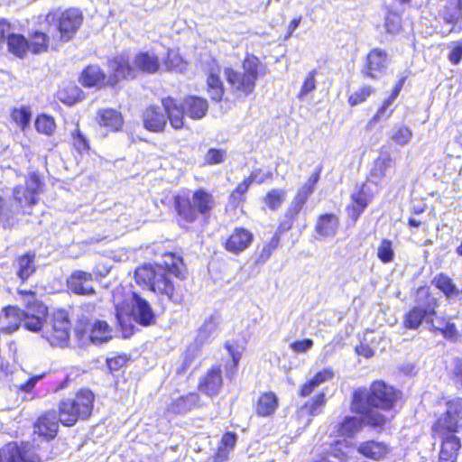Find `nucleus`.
I'll return each instance as SVG.
<instances>
[{"label":"nucleus","instance_id":"f257e3e1","mask_svg":"<svg viewBox=\"0 0 462 462\" xmlns=\"http://www.w3.org/2000/svg\"><path fill=\"white\" fill-rule=\"evenodd\" d=\"M162 256V263H146L138 265L134 270V282L161 300L182 304L188 292L183 283L188 274L183 257L173 252H164Z\"/></svg>","mask_w":462,"mask_h":462},{"label":"nucleus","instance_id":"f03ea898","mask_svg":"<svg viewBox=\"0 0 462 462\" xmlns=\"http://www.w3.org/2000/svg\"><path fill=\"white\" fill-rule=\"evenodd\" d=\"M95 393L88 387H81L70 396L60 399L57 410L42 411L32 424L33 434L39 439L51 441L59 434L60 425L72 428L79 422L87 421L94 412Z\"/></svg>","mask_w":462,"mask_h":462},{"label":"nucleus","instance_id":"7ed1b4c3","mask_svg":"<svg viewBox=\"0 0 462 462\" xmlns=\"http://www.w3.org/2000/svg\"><path fill=\"white\" fill-rule=\"evenodd\" d=\"M398 398V392L393 386L375 380L369 390L358 388L353 392L350 410L362 416L366 426L383 430L389 420L378 410L387 411L393 409Z\"/></svg>","mask_w":462,"mask_h":462},{"label":"nucleus","instance_id":"20e7f679","mask_svg":"<svg viewBox=\"0 0 462 462\" xmlns=\"http://www.w3.org/2000/svg\"><path fill=\"white\" fill-rule=\"evenodd\" d=\"M445 411L430 426L431 437L439 441L438 462H457L462 448L458 433L462 431V397L448 400Z\"/></svg>","mask_w":462,"mask_h":462},{"label":"nucleus","instance_id":"39448f33","mask_svg":"<svg viewBox=\"0 0 462 462\" xmlns=\"http://www.w3.org/2000/svg\"><path fill=\"white\" fill-rule=\"evenodd\" d=\"M217 206L213 193L204 188L183 189L172 196V213L177 225L189 229L199 222H208Z\"/></svg>","mask_w":462,"mask_h":462},{"label":"nucleus","instance_id":"423d86ee","mask_svg":"<svg viewBox=\"0 0 462 462\" xmlns=\"http://www.w3.org/2000/svg\"><path fill=\"white\" fill-rule=\"evenodd\" d=\"M241 69L238 71L233 67H226L224 76L230 91L237 97L245 98L254 93L258 79L267 74L268 69L254 53H245Z\"/></svg>","mask_w":462,"mask_h":462},{"label":"nucleus","instance_id":"0eeeda50","mask_svg":"<svg viewBox=\"0 0 462 462\" xmlns=\"http://www.w3.org/2000/svg\"><path fill=\"white\" fill-rule=\"evenodd\" d=\"M161 105L168 114L171 127L176 131L187 128L186 116L194 121L201 120L209 108L208 99L198 95H187L181 101L167 96L161 99Z\"/></svg>","mask_w":462,"mask_h":462},{"label":"nucleus","instance_id":"6e6552de","mask_svg":"<svg viewBox=\"0 0 462 462\" xmlns=\"http://www.w3.org/2000/svg\"><path fill=\"white\" fill-rule=\"evenodd\" d=\"M44 22L54 28L53 41L65 43L72 41L84 23V14L79 7L52 8L44 15Z\"/></svg>","mask_w":462,"mask_h":462},{"label":"nucleus","instance_id":"1a4fd4ad","mask_svg":"<svg viewBox=\"0 0 462 462\" xmlns=\"http://www.w3.org/2000/svg\"><path fill=\"white\" fill-rule=\"evenodd\" d=\"M44 190V183L42 176L37 171L29 172L24 180V184L16 185L12 189L14 208L17 209V218L24 215V208H32L39 202V196Z\"/></svg>","mask_w":462,"mask_h":462},{"label":"nucleus","instance_id":"9d476101","mask_svg":"<svg viewBox=\"0 0 462 462\" xmlns=\"http://www.w3.org/2000/svg\"><path fill=\"white\" fill-rule=\"evenodd\" d=\"M112 327L102 319H81L77 323L75 337L81 344L101 345L112 339Z\"/></svg>","mask_w":462,"mask_h":462},{"label":"nucleus","instance_id":"9b49d317","mask_svg":"<svg viewBox=\"0 0 462 462\" xmlns=\"http://www.w3.org/2000/svg\"><path fill=\"white\" fill-rule=\"evenodd\" d=\"M71 324L67 311L57 310L52 312L45 325L42 337L53 346L64 347L69 345Z\"/></svg>","mask_w":462,"mask_h":462},{"label":"nucleus","instance_id":"f8f14e48","mask_svg":"<svg viewBox=\"0 0 462 462\" xmlns=\"http://www.w3.org/2000/svg\"><path fill=\"white\" fill-rule=\"evenodd\" d=\"M435 20L441 25L448 26L442 34L458 33L462 31V0H442L438 5Z\"/></svg>","mask_w":462,"mask_h":462},{"label":"nucleus","instance_id":"ddd939ff","mask_svg":"<svg viewBox=\"0 0 462 462\" xmlns=\"http://www.w3.org/2000/svg\"><path fill=\"white\" fill-rule=\"evenodd\" d=\"M6 45L7 51L13 56L18 59H24L29 51L28 39L22 33L13 32L11 23L5 19H0V50Z\"/></svg>","mask_w":462,"mask_h":462},{"label":"nucleus","instance_id":"4468645a","mask_svg":"<svg viewBox=\"0 0 462 462\" xmlns=\"http://www.w3.org/2000/svg\"><path fill=\"white\" fill-rule=\"evenodd\" d=\"M262 172V169H255L250 172L248 176L244 178L238 182L236 187L229 192L227 197V204L233 209L243 208L244 204L247 201V193L254 183L263 184L268 180L273 178L272 171H267L259 179H256L259 173Z\"/></svg>","mask_w":462,"mask_h":462},{"label":"nucleus","instance_id":"2eb2a0df","mask_svg":"<svg viewBox=\"0 0 462 462\" xmlns=\"http://www.w3.org/2000/svg\"><path fill=\"white\" fill-rule=\"evenodd\" d=\"M224 386V375L220 364L210 365L199 377L197 390L199 393L213 399L217 396Z\"/></svg>","mask_w":462,"mask_h":462},{"label":"nucleus","instance_id":"dca6fc26","mask_svg":"<svg viewBox=\"0 0 462 462\" xmlns=\"http://www.w3.org/2000/svg\"><path fill=\"white\" fill-rule=\"evenodd\" d=\"M373 199L374 194L368 189L366 182L356 185L350 194V203L346 207L347 217L353 224L356 223Z\"/></svg>","mask_w":462,"mask_h":462},{"label":"nucleus","instance_id":"f3484780","mask_svg":"<svg viewBox=\"0 0 462 462\" xmlns=\"http://www.w3.org/2000/svg\"><path fill=\"white\" fill-rule=\"evenodd\" d=\"M437 307L438 300L434 298H430L423 306L411 307L403 316L402 327L406 329H418L423 320L429 324V320L437 313Z\"/></svg>","mask_w":462,"mask_h":462},{"label":"nucleus","instance_id":"a211bd4d","mask_svg":"<svg viewBox=\"0 0 462 462\" xmlns=\"http://www.w3.org/2000/svg\"><path fill=\"white\" fill-rule=\"evenodd\" d=\"M254 240V233L242 226H235L222 242L223 248L232 254L238 255L247 250Z\"/></svg>","mask_w":462,"mask_h":462},{"label":"nucleus","instance_id":"6ab92c4d","mask_svg":"<svg viewBox=\"0 0 462 462\" xmlns=\"http://www.w3.org/2000/svg\"><path fill=\"white\" fill-rule=\"evenodd\" d=\"M388 65V54L385 50L374 48L370 50L365 59L362 74L365 78L378 79L385 73Z\"/></svg>","mask_w":462,"mask_h":462},{"label":"nucleus","instance_id":"aec40b11","mask_svg":"<svg viewBox=\"0 0 462 462\" xmlns=\"http://www.w3.org/2000/svg\"><path fill=\"white\" fill-rule=\"evenodd\" d=\"M25 315L23 327L32 332L40 331L43 326L48 315V308L39 300H28L24 302Z\"/></svg>","mask_w":462,"mask_h":462},{"label":"nucleus","instance_id":"412c9836","mask_svg":"<svg viewBox=\"0 0 462 462\" xmlns=\"http://www.w3.org/2000/svg\"><path fill=\"white\" fill-rule=\"evenodd\" d=\"M143 126L151 133H163L169 121L168 114L164 109L155 104H151L145 107L142 116Z\"/></svg>","mask_w":462,"mask_h":462},{"label":"nucleus","instance_id":"4be33fe9","mask_svg":"<svg viewBox=\"0 0 462 462\" xmlns=\"http://www.w3.org/2000/svg\"><path fill=\"white\" fill-rule=\"evenodd\" d=\"M111 62L114 67L109 75H106L108 88H116L120 82L135 79V70L128 57H115Z\"/></svg>","mask_w":462,"mask_h":462},{"label":"nucleus","instance_id":"5701e85b","mask_svg":"<svg viewBox=\"0 0 462 462\" xmlns=\"http://www.w3.org/2000/svg\"><path fill=\"white\" fill-rule=\"evenodd\" d=\"M2 462H41L38 456L30 454L27 446L16 441H10L0 448Z\"/></svg>","mask_w":462,"mask_h":462},{"label":"nucleus","instance_id":"b1692460","mask_svg":"<svg viewBox=\"0 0 462 462\" xmlns=\"http://www.w3.org/2000/svg\"><path fill=\"white\" fill-rule=\"evenodd\" d=\"M356 451L364 458L374 462H380L388 458L392 448L384 441L366 439L358 443Z\"/></svg>","mask_w":462,"mask_h":462},{"label":"nucleus","instance_id":"393cba45","mask_svg":"<svg viewBox=\"0 0 462 462\" xmlns=\"http://www.w3.org/2000/svg\"><path fill=\"white\" fill-rule=\"evenodd\" d=\"M79 82L85 88L103 89L108 88L106 73L98 64H88L79 74Z\"/></svg>","mask_w":462,"mask_h":462},{"label":"nucleus","instance_id":"a878e982","mask_svg":"<svg viewBox=\"0 0 462 462\" xmlns=\"http://www.w3.org/2000/svg\"><path fill=\"white\" fill-rule=\"evenodd\" d=\"M94 274L82 270L73 271L67 279L68 289L77 295H94L96 290L92 284Z\"/></svg>","mask_w":462,"mask_h":462},{"label":"nucleus","instance_id":"bb28decb","mask_svg":"<svg viewBox=\"0 0 462 462\" xmlns=\"http://www.w3.org/2000/svg\"><path fill=\"white\" fill-rule=\"evenodd\" d=\"M95 121L106 133L121 132L125 123L122 113L112 107L99 108L96 113Z\"/></svg>","mask_w":462,"mask_h":462},{"label":"nucleus","instance_id":"cd10ccee","mask_svg":"<svg viewBox=\"0 0 462 462\" xmlns=\"http://www.w3.org/2000/svg\"><path fill=\"white\" fill-rule=\"evenodd\" d=\"M202 406L204 403L200 393L193 391L172 400L169 404V411L173 414H181Z\"/></svg>","mask_w":462,"mask_h":462},{"label":"nucleus","instance_id":"c85d7f7f","mask_svg":"<svg viewBox=\"0 0 462 462\" xmlns=\"http://www.w3.org/2000/svg\"><path fill=\"white\" fill-rule=\"evenodd\" d=\"M162 66L160 57L150 51H139L134 58V68L143 74L152 75L160 71Z\"/></svg>","mask_w":462,"mask_h":462},{"label":"nucleus","instance_id":"c756f323","mask_svg":"<svg viewBox=\"0 0 462 462\" xmlns=\"http://www.w3.org/2000/svg\"><path fill=\"white\" fill-rule=\"evenodd\" d=\"M321 171L322 165H319L311 173L308 180L299 188L295 194V198L291 205L292 207L299 210L302 209L309 198L314 192L315 187L320 179Z\"/></svg>","mask_w":462,"mask_h":462},{"label":"nucleus","instance_id":"7c9ffc66","mask_svg":"<svg viewBox=\"0 0 462 462\" xmlns=\"http://www.w3.org/2000/svg\"><path fill=\"white\" fill-rule=\"evenodd\" d=\"M279 408V398L272 391L262 393L254 403V413L258 417L266 418L274 415Z\"/></svg>","mask_w":462,"mask_h":462},{"label":"nucleus","instance_id":"2f4dec72","mask_svg":"<svg viewBox=\"0 0 462 462\" xmlns=\"http://www.w3.org/2000/svg\"><path fill=\"white\" fill-rule=\"evenodd\" d=\"M339 228V217L332 212L320 214L316 220L314 230L320 238L335 236Z\"/></svg>","mask_w":462,"mask_h":462},{"label":"nucleus","instance_id":"473e14b6","mask_svg":"<svg viewBox=\"0 0 462 462\" xmlns=\"http://www.w3.org/2000/svg\"><path fill=\"white\" fill-rule=\"evenodd\" d=\"M55 97L63 105L71 106L85 98L84 91L74 82L64 83L59 87Z\"/></svg>","mask_w":462,"mask_h":462},{"label":"nucleus","instance_id":"72a5a7b5","mask_svg":"<svg viewBox=\"0 0 462 462\" xmlns=\"http://www.w3.org/2000/svg\"><path fill=\"white\" fill-rule=\"evenodd\" d=\"M36 254L34 252H26L14 259L16 274L20 281L24 283L36 271Z\"/></svg>","mask_w":462,"mask_h":462},{"label":"nucleus","instance_id":"f704fd0d","mask_svg":"<svg viewBox=\"0 0 462 462\" xmlns=\"http://www.w3.org/2000/svg\"><path fill=\"white\" fill-rule=\"evenodd\" d=\"M365 420L356 416H346L342 420L335 425L334 433L337 438H354L363 428Z\"/></svg>","mask_w":462,"mask_h":462},{"label":"nucleus","instance_id":"c9c22d12","mask_svg":"<svg viewBox=\"0 0 462 462\" xmlns=\"http://www.w3.org/2000/svg\"><path fill=\"white\" fill-rule=\"evenodd\" d=\"M28 45L32 54L39 55L48 52L52 46L53 35L50 36L46 32L42 30H32L29 33Z\"/></svg>","mask_w":462,"mask_h":462},{"label":"nucleus","instance_id":"e433bc0d","mask_svg":"<svg viewBox=\"0 0 462 462\" xmlns=\"http://www.w3.org/2000/svg\"><path fill=\"white\" fill-rule=\"evenodd\" d=\"M237 434L234 431H226L217 445V450L212 456L213 462H226L230 453L235 449L237 443Z\"/></svg>","mask_w":462,"mask_h":462},{"label":"nucleus","instance_id":"4c0bfd02","mask_svg":"<svg viewBox=\"0 0 462 462\" xmlns=\"http://www.w3.org/2000/svg\"><path fill=\"white\" fill-rule=\"evenodd\" d=\"M135 320L142 326H150L155 321V315L150 303L137 293H133Z\"/></svg>","mask_w":462,"mask_h":462},{"label":"nucleus","instance_id":"58836bf2","mask_svg":"<svg viewBox=\"0 0 462 462\" xmlns=\"http://www.w3.org/2000/svg\"><path fill=\"white\" fill-rule=\"evenodd\" d=\"M430 331L433 333H439L443 337L448 340L457 339L458 337V330L456 324L451 320V318L441 316L437 319L435 324L433 317L429 320Z\"/></svg>","mask_w":462,"mask_h":462},{"label":"nucleus","instance_id":"ea45409f","mask_svg":"<svg viewBox=\"0 0 462 462\" xmlns=\"http://www.w3.org/2000/svg\"><path fill=\"white\" fill-rule=\"evenodd\" d=\"M219 69L208 73L206 79L207 92L209 98L214 103H220L223 101L226 88L219 75Z\"/></svg>","mask_w":462,"mask_h":462},{"label":"nucleus","instance_id":"a19ab883","mask_svg":"<svg viewBox=\"0 0 462 462\" xmlns=\"http://www.w3.org/2000/svg\"><path fill=\"white\" fill-rule=\"evenodd\" d=\"M3 314L7 324L2 328V331L11 334L20 328L23 319H24L25 310L14 305H8L3 308Z\"/></svg>","mask_w":462,"mask_h":462},{"label":"nucleus","instance_id":"79ce46f5","mask_svg":"<svg viewBox=\"0 0 462 462\" xmlns=\"http://www.w3.org/2000/svg\"><path fill=\"white\" fill-rule=\"evenodd\" d=\"M394 165V159L387 151H381L380 154L374 160L370 176L380 180L386 176L387 171Z\"/></svg>","mask_w":462,"mask_h":462},{"label":"nucleus","instance_id":"37998d69","mask_svg":"<svg viewBox=\"0 0 462 462\" xmlns=\"http://www.w3.org/2000/svg\"><path fill=\"white\" fill-rule=\"evenodd\" d=\"M352 448V442L344 439H337L329 445L328 452L336 462H350L352 458L350 450Z\"/></svg>","mask_w":462,"mask_h":462},{"label":"nucleus","instance_id":"c03bdc74","mask_svg":"<svg viewBox=\"0 0 462 462\" xmlns=\"http://www.w3.org/2000/svg\"><path fill=\"white\" fill-rule=\"evenodd\" d=\"M17 222V209L14 208L13 204L0 194V224L3 228L11 227Z\"/></svg>","mask_w":462,"mask_h":462},{"label":"nucleus","instance_id":"a18cd8bd","mask_svg":"<svg viewBox=\"0 0 462 462\" xmlns=\"http://www.w3.org/2000/svg\"><path fill=\"white\" fill-rule=\"evenodd\" d=\"M431 282L447 298H454L459 294V291L453 280L444 273L437 274Z\"/></svg>","mask_w":462,"mask_h":462},{"label":"nucleus","instance_id":"49530a36","mask_svg":"<svg viewBox=\"0 0 462 462\" xmlns=\"http://www.w3.org/2000/svg\"><path fill=\"white\" fill-rule=\"evenodd\" d=\"M281 241L272 236V237L257 246L255 252L254 263L255 264L265 263L280 246Z\"/></svg>","mask_w":462,"mask_h":462},{"label":"nucleus","instance_id":"de8ad7c7","mask_svg":"<svg viewBox=\"0 0 462 462\" xmlns=\"http://www.w3.org/2000/svg\"><path fill=\"white\" fill-rule=\"evenodd\" d=\"M32 115L31 107L28 106L13 107L10 110L11 121L22 131H25L29 127Z\"/></svg>","mask_w":462,"mask_h":462},{"label":"nucleus","instance_id":"09e8293b","mask_svg":"<svg viewBox=\"0 0 462 462\" xmlns=\"http://www.w3.org/2000/svg\"><path fill=\"white\" fill-rule=\"evenodd\" d=\"M34 127L38 134L51 136L56 131L57 124L52 116L41 113L35 117Z\"/></svg>","mask_w":462,"mask_h":462},{"label":"nucleus","instance_id":"8fccbe9b","mask_svg":"<svg viewBox=\"0 0 462 462\" xmlns=\"http://www.w3.org/2000/svg\"><path fill=\"white\" fill-rule=\"evenodd\" d=\"M300 212V210L291 206L285 212L283 219L279 222L273 236L281 241L282 236L293 227Z\"/></svg>","mask_w":462,"mask_h":462},{"label":"nucleus","instance_id":"3c124183","mask_svg":"<svg viewBox=\"0 0 462 462\" xmlns=\"http://www.w3.org/2000/svg\"><path fill=\"white\" fill-rule=\"evenodd\" d=\"M327 397L324 392H319L315 394L311 399L305 402L301 409L306 411V413L314 417L320 414L326 406Z\"/></svg>","mask_w":462,"mask_h":462},{"label":"nucleus","instance_id":"603ef678","mask_svg":"<svg viewBox=\"0 0 462 462\" xmlns=\"http://www.w3.org/2000/svg\"><path fill=\"white\" fill-rule=\"evenodd\" d=\"M375 92L376 88L373 86L363 85L347 97V104L352 107L356 106L366 102Z\"/></svg>","mask_w":462,"mask_h":462},{"label":"nucleus","instance_id":"864d4df0","mask_svg":"<svg viewBox=\"0 0 462 462\" xmlns=\"http://www.w3.org/2000/svg\"><path fill=\"white\" fill-rule=\"evenodd\" d=\"M131 361V356L127 353H115L112 356L106 357V365L108 373L114 374L126 367Z\"/></svg>","mask_w":462,"mask_h":462},{"label":"nucleus","instance_id":"5fc2aeb1","mask_svg":"<svg viewBox=\"0 0 462 462\" xmlns=\"http://www.w3.org/2000/svg\"><path fill=\"white\" fill-rule=\"evenodd\" d=\"M70 135L72 147L79 154H86L89 152L91 149L90 142L79 125L70 133Z\"/></svg>","mask_w":462,"mask_h":462},{"label":"nucleus","instance_id":"6e6d98bb","mask_svg":"<svg viewBox=\"0 0 462 462\" xmlns=\"http://www.w3.org/2000/svg\"><path fill=\"white\" fill-rule=\"evenodd\" d=\"M286 191L282 189H271L263 196V200L265 206L273 210H277L284 201Z\"/></svg>","mask_w":462,"mask_h":462},{"label":"nucleus","instance_id":"4d7b16f0","mask_svg":"<svg viewBox=\"0 0 462 462\" xmlns=\"http://www.w3.org/2000/svg\"><path fill=\"white\" fill-rule=\"evenodd\" d=\"M383 26L385 32L389 34L399 33L402 29V15L395 11L388 12L385 15Z\"/></svg>","mask_w":462,"mask_h":462},{"label":"nucleus","instance_id":"13d9d810","mask_svg":"<svg viewBox=\"0 0 462 462\" xmlns=\"http://www.w3.org/2000/svg\"><path fill=\"white\" fill-rule=\"evenodd\" d=\"M391 105L383 99L375 113L367 121L365 128L370 129L379 121L390 118L393 113V109L390 108Z\"/></svg>","mask_w":462,"mask_h":462},{"label":"nucleus","instance_id":"bf43d9fd","mask_svg":"<svg viewBox=\"0 0 462 462\" xmlns=\"http://www.w3.org/2000/svg\"><path fill=\"white\" fill-rule=\"evenodd\" d=\"M224 347L229 354L232 359V365L229 367H226V376L229 379H232L238 370V365L240 359L242 357V354L239 351H236L234 347V345L230 342H226Z\"/></svg>","mask_w":462,"mask_h":462},{"label":"nucleus","instance_id":"052dcab7","mask_svg":"<svg viewBox=\"0 0 462 462\" xmlns=\"http://www.w3.org/2000/svg\"><path fill=\"white\" fill-rule=\"evenodd\" d=\"M447 60L453 66L462 62V39L451 41L447 45Z\"/></svg>","mask_w":462,"mask_h":462},{"label":"nucleus","instance_id":"680f3d73","mask_svg":"<svg viewBox=\"0 0 462 462\" xmlns=\"http://www.w3.org/2000/svg\"><path fill=\"white\" fill-rule=\"evenodd\" d=\"M377 257L383 263H389L394 259L393 242L388 238H383L377 250Z\"/></svg>","mask_w":462,"mask_h":462},{"label":"nucleus","instance_id":"e2e57ef3","mask_svg":"<svg viewBox=\"0 0 462 462\" xmlns=\"http://www.w3.org/2000/svg\"><path fill=\"white\" fill-rule=\"evenodd\" d=\"M318 74L317 69H312L303 79L300 89L297 94V98L302 100L309 93L312 92L317 88L316 76Z\"/></svg>","mask_w":462,"mask_h":462},{"label":"nucleus","instance_id":"0e129e2a","mask_svg":"<svg viewBox=\"0 0 462 462\" xmlns=\"http://www.w3.org/2000/svg\"><path fill=\"white\" fill-rule=\"evenodd\" d=\"M227 157L226 149L209 148L205 154L204 165H217L225 162Z\"/></svg>","mask_w":462,"mask_h":462},{"label":"nucleus","instance_id":"69168bd1","mask_svg":"<svg viewBox=\"0 0 462 462\" xmlns=\"http://www.w3.org/2000/svg\"><path fill=\"white\" fill-rule=\"evenodd\" d=\"M412 137V132L407 125H399L395 127L391 135V139L398 145L407 144Z\"/></svg>","mask_w":462,"mask_h":462},{"label":"nucleus","instance_id":"338daca9","mask_svg":"<svg viewBox=\"0 0 462 462\" xmlns=\"http://www.w3.org/2000/svg\"><path fill=\"white\" fill-rule=\"evenodd\" d=\"M320 383L318 382L313 376L306 381L302 385H300V389L298 390V395L300 397H307L310 395L314 390L319 386Z\"/></svg>","mask_w":462,"mask_h":462},{"label":"nucleus","instance_id":"774afa93","mask_svg":"<svg viewBox=\"0 0 462 462\" xmlns=\"http://www.w3.org/2000/svg\"><path fill=\"white\" fill-rule=\"evenodd\" d=\"M320 383L318 382L313 376L306 381L302 385H300V389L298 390V395L300 397H307L310 395L314 390L319 386Z\"/></svg>","mask_w":462,"mask_h":462}]
</instances>
